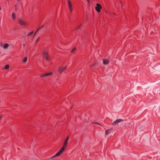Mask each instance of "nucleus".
Segmentation results:
<instances>
[{"instance_id": "nucleus-1", "label": "nucleus", "mask_w": 160, "mask_h": 160, "mask_svg": "<svg viewBox=\"0 0 160 160\" xmlns=\"http://www.w3.org/2000/svg\"><path fill=\"white\" fill-rule=\"evenodd\" d=\"M65 149V148L63 147H62L59 150L58 152L55 154L51 158V159H52L53 158H55L56 157L60 156L62 153L64 152Z\"/></svg>"}, {"instance_id": "nucleus-2", "label": "nucleus", "mask_w": 160, "mask_h": 160, "mask_svg": "<svg viewBox=\"0 0 160 160\" xmlns=\"http://www.w3.org/2000/svg\"><path fill=\"white\" fill-rule=\"evenodd\" d=\"M42 53L45 60L48 61H50L51 60V58L50 56L49 55L48 53L45 51H43Z\"/></svg>"}, {"instance_id": "nucleus-3", "label": "nucleus", "mask_w": 160, "mask_h": 160, "mask_svg": "<svg viewBox=\"0 0 160 160\" xmlns=\"http://www.w3.org/2000/svg\"><path fill=\"white\" fill-rule=\"evenodd\" d=\"M67 68V65H65V66H60L58 69V72L60 74L62 73Z\"/></svg>"}, {"instance_id": "nucleus-4", "label": "nucleus", "mask_w": 160, "mask_h": 160, "mask_svg": "<svg viewBox=\"0 0 160 160\" xmlns=\"http://www.w3.org/2000/svg\"><path fill=\"white\" fill-rule=\"evenodd\" d=\"M102 7L101 5L99 3H97L96 5V7H95V9L98 12H99L101 11V9L102 8Z\"/></svg>"}, {"instance_id": "nucleus-5", "label": "nucleus", "mask_w": 160, "mask_h": 160, "mask_svg": "<svg viewBox=\"0 0 160 160\" xmlns=\"http://www.w3.org/2000/svg\"><path fill=\"white\" fill-rule=\"evenodd\" d=\"M18 23L21 26H26L27 25V23L21 18L19 19Z\"/></svg>"}, {"instance_id": "nucleus-6", "label": "nucleus", "mask_w": 160, "mask_h": 160, "mask_svg": "<svg viewBox=\"0 0 160 160\" xmlns=\"http://www.w3.org/2000/svg\"><path fill=\"white\" fill-rule=\"evenodd\" d=\"M69 139V136H68L67 137V138L65 139L63 145H62V147H63L64 148H66V147L67 146V145L68 144V141Z\"/></svg>"}, {"instance_id": "nucleus-7", "label": "nucleus", "mask_w": 160, "mask_h": 160, "mask_svg": "<svg viewBox=\"0 0 160 160\" xmlns=\"http://www.w3.org/2000/svg\"><path fill=\"white\" fill-rule=\"evenodd\" d=\"M123 120L122 119H118L114 121L112 123V125L113 126L116 125L118 124L119 123L123 121Z\"/></svg>"}, {"instance_id": "nucleus-8", "label": "nucleus", "mask_w": 160, "mask_h": 160, "mask_svg": "<svg viewBox=\"0 0 160 160\" xmlns=\"http://www.w3.org/2000/svg\"><path fill=\"white\" fill-rule=\"evenodd\" d=\"M68 5L69 8V9L72 12V6L71 2L69 1H68Z\"/></svg>"}, {"instance_id": "nucleus-9", "label": "nucleus", "mask_w": 160, "mask_h": 160, "mask_svg": "<svg viewBox=\"0 0 160 160\" xmlns=\"http://www.w3.org/2000/svg\"><path fill=\"white\" fill-rule=\"evenodd\" d=\"M109 60L106 59H103V63L104 65H107L109 63Z\"/></svg>"}, {"instance_id": "nucleus-10", "label": "nucleus", "mask_w": 160, "mask_h": 160, "mask_svg": "<svg viewBox=\"0 0 160 160\" xmlns=\"http://www.w3.org/2000/svg\"><path fill=\"white\" fill-rule=\"evenodd\" d=\"M12 19L14 20H15L16 19V14L14 12H12Z\"/></svg>"}, {"instance_id": "nucleus-11", "label": "nucleus", "mask_w": 160, "mask_h": 160, "mask_svg": "<svg viewBox=\"0 0 160 160\" xmlns=\"http://www.w3.org/2000/svg\"><path fill=\"white\" fill-rule=\"evenodd\" d=\"M9 46V45L8 43H5L3 45V48L4 49H6L8 48Z\"/></svg>"}, {"instance_id": "nucleus-12", "label": "nucleus", "mask_w": 160, "mask_h": 160, "mask_svg": "<svg viewBox=\"0 0 160 160\" xmlns=\"http://www.w3.org/2000/svg\"><path fill=\"white\" fill-rule=\"evenodd\" d=\"M111 129H108L105 132V135H108L111 132Z\"/></svg>"}, {"instance_id": "nucleus-13", "label": "nucleus", "mask_w": 160, "mask_h": 160, "mask_svg": "<svg viewBox=\"0 0 160 160\" xmlns=\"http://www.w3.org/2000/svg\"><path fill=\"white\" fill-rule=\"evenodd\" d=\"M9 65L8 64H6L5 65L3 68L2 69L3 70L5 69V70H8L9 68Z\"/></svg>"}, {"instance_id": "nucleus-14", "label": "nucleus", "mask_w": 160, "mask_h": 160, "mask_svg": "<svg viewBox=\"0 0 160 160\" xmlns=\"http://www.w3.org/2000/svg\"><path fill=\"white\" fill-rule=\"evenodd\" d=\"M52 72H49L45 73L46 77H48L49 76H51L52 74Z\"/></svg>"}, {"instance_id": "nucleus-15", "label": "nucleus", "mask_w": 160, "mask_h": 160, "mask_svg": "<svg viewBox=\"0 0 160 160\" xmlns=\"http://www.w3.org/2000/svg\"><path fill=\"white\" fill-rule=\"evenodd\" d=\"M28 59V58L27 57H25L23 59V63H25L26 62Z\"/></svg>"}, {"instance_id": "nucleus-16", "label": "nucleus", "mask_w": 160, "mask_h": 160, "mask_svg": "<svg viewBox=\"0 0 160 160\" xmlns=\"http://www.w3.org/2000/svg\"><path fill=\"white\" fill-rule=\"evenodd\" d=\"M40 77L41 78H43L46 77L45 73H43V74H41L40 75Z\"/></svg>"}, {"instance_id": "nucleus-17", "label": "nucleus", "mask_w": 160, "mask_h": 160, "mask_svg": "<svg viewBox=\"0 0 160 160\" xmlns=\"http://www.w3.org/2000/svg\"><path fill=\"white\" fill-rule=\"evenodd\" d=\"M33 33V31L29 33H28V34L27 36H29L31 35Z\"/></svg>"}, {"instance_id": "nucleus-18", "label": "nucleus", "mask_w": 160, "mask_h": 160, "mask_svg": "<svg viewBox=\"0 0 160 160\" xmlns=\"http://www.w3.org/2000/svg\"><path fill=\"white\" fill-rule=\"evenodd\" d=\"M15 7V10H17L18 9L17 5V4H15L14 6Z\"/></svg>"}, {"instance_id": "nucleus-19", "label": "nucleus", "mask_w": 160, "mask_h": 160, "mask_svg": "<svg viewBox=\"0 0 160 160\" xmlns=\"http://www.w3.org/2000/svg\"><path fill=\"white\" fill-rule=\"evenodd\" d=\"M76 49V48H73L72 50H71V52H74V51Z\"/></svg>"}, {"instance_id": "nucleus-20", "label": "nucleus", "mask_w": 160, "mask_h": 160, "mask_svg": "<svg viewBox=\"0 0 160 160\" xmlns=\"http://www.w3.org/2000/svg\"><path fill=\"white\" fill-rule=\"evenodd\" d=\"M93 123L101 126L100 124H99V123L97 122H93Z\"/></svg>"}, {"instance_id": "nucleus-21", "label": "nucleus", "mask_w": 160, "mask_h": 160, "mask_svg": "<svg viewBox=\"0 0 160 160\" xmlns=\"http://www.w3.org/2000/svg\"><path fill=\"white\" fill-rule=\"evenodd\" d=\"M39 30V28H38L36 31V32H35L34 34V36H35L37 32L38 31V30Z\"/></svg>"}, {"instance_id": "nucleus-22", "label": "nucleus", "mask_w": 160, "mask_h": 160, "mask_svg": "<svg viewBox=\"0 0 160 160\" xmlns=\"http://www.w3.org/2000/svg\"><path fill=\"white\" fill-rule=\"evenodd\" d=\"M43 27V25H42V26H41L39 28V29L41 28H42Z\"/></svg>"}, {"instance_id": "nucleus-23", "label": "nucleus", "mask_w": 160, "mask_h": 160, "mask_svg": "<svg viewBox=\"0 0 160 160\" xmlns=\"http://www.w3.org/2000/svg\"><path fill=\"white\" fill-rule=\"evenodd\" d=\"M2 115L0 116V120L2 118Z\"/></svg>"}, {"instance_id": "nucleus-24", "label": "nucleus", "mask_w": 160, "mask_h": 160, "mask_svg": "<svg viewBox=\"0 0 160 160\" xmlns=\"http://www.w3.org/2000/svg\"><path fill=\"white\" fill-rule=\"evenodd\" d=\"M39 38H38L37 39V40H36V42H37V41H38V40H39Z\"/></svg>"}, {"instance_id": "nucleus-25", "label": "nucleus", "mask_w": 160, "mask_h": 160, "mask_svg": "<svg viewBox=\"0 0 160 160\" xmlns=\"http://www.w3.org/2000/svg\"><path fill=\"white\" fill-rule=\"evenodd\" d=\"M80 27V26H79L77 28H78H78H79Z\"/></svg>"}, {"instance_id": "nucleus-26", "label": "nucleus", "mask_w": 160, "mask_h": 160, "mask_svg": "<svg viewBox=\"0 0 160 160\" xmlns=\"http://www.w3.org/2000/svg\"><path fill=\"white\" fill-rule=\"evenodd\" d=\"M89 0H87V1H88V2H89Z\"/></svg>"}, {"instance_id": "nucleus-27", "label": "nucleus", "mask_w": 160, "mask_h": 160, "mask_svg": "<svg viewBox=\"0 0 160 160\" xmlns=\"http://www.w3.org/2000/svg\"><path fill=\"white\" fill-rule=\"evenodd\" d=\"M25 46V44H23V46Z\"/></svg>"}, {"instance_id": "nucleus-28", "label": "nucleus", "mask_w": 160, "mask_h": 160, "mask_svg": "<svg viewBox=\"0 0 160 160\" xmlns=\"http://www.w3.org/2000/svg\"><path fill=\"white\" fill-rule=\"evenodd\" d=\"M1 7H0V10H1Z\"/></svg>"}, {"instance_id": "nucleus-29", "label": "nucleus", "mask_w": 160, "mask_h": 160, "mask_svg": "<svg viewBox=\"0 0 160 160\" xmlns=\"http://www.w3.org/2000/svg\"><path fill=\"white\" fill-rule=\"evenodd\" d=\"M20 0H17V1H19Z\"/></svg>"}, {"instance_id": "nucleus-30", "label": "nucleus", "mask_w": 160, "mask_h": 160, "mask_svg": "<svg viewBox=\"0 0 160 160\" xmlns=\"http://www.w3.org/2000/svg\"><path fill=\"white\" fill-rule=\"evenodd\" d=\"M113 14H115V13H113Z\"/></svg>"}]
</instances>
